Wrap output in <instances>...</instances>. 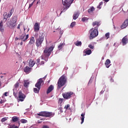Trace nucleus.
<instances>
[{"label":"nucleus","instance_id":"f257e3e1","mask_svg":"<svg viewBox=\"0 0 128 128\" xmlns=\"http://www.w3.org/2000/svg\"><path fill=\"white\" fill-rule=\"evenodd\" d=\"M54 46L53 45L48 48H45L44 50V53L41 56V59L44 60L45 62H48V57L50 56V54H52V52L54 50Z\"/></svg>","mask_w":128,"mask_h":128},{"label":"nucleus","instance_id":"f03ea898","mask_svg":"<svg viewBox=\"0 0 128 128\" xmlns=\"http://www.w3.org/2000/svg\"><path fill=\"white\" fill-rule=\"evenodd\" d=\"M16 22H18V16H12L10 20L6 22L7 26L10 28H14L16 26Z\"/></svg>","mask_w":128,"mask_h":128},{"label":"nucleus","instance_id":"7ed1b4c3","mask_svg":"<svg viewBox=\"0 0 128 128\" xmlns=\"http://www.w3.org/2000/svg\"><path fill=\"white\" fill-rule=\"evenodd\" d=\"M66 84V76L62 75L58 80V88L60 90L62 86H64Z\"/></svg>","mask_w":128,"mask_h":128},{"label":"nucleus","instance_id":"20e7f679","mask_svg":"<svg viewBox=\"0 0 128 128\" xmlns=\"http://www.w3.org/2000/svg\"><path fill=\"white\" fill-rule=\"evenodd\" d=\"M90 34L89 38L90 40H94L95 38H96L98 36V28L95 27L94 28H92L89 30Z\"/></svg>","mask_w":128,"mask_h":128},{"label":"nucleus","instance_id":"39448f33","mask_svg":"<svg viewBox=\"0 0 128 128\" xmlns=\"http://www.w3.org/2000/svg\"><path fill=\"white\" fill-rule=\"evenodd\" d=\"M74 0H62L64 7L63 10L60 12V14L62 12H64L70 6V4L74 2Z\"/></svg>","mask_w":128,"mask_h":128},{"label":"nucleus","instance_id":"423d86ee","mask_svg":"<svg viewBox=\"0 0 128 128\" xmlns=\"http://www.w3.org/2000/svg\"><path fill=\"white\" fill-rule=\"evenodd\" d=\"M38 116H45L46 118H52L54 116V113L52 112H48L46 111L41 112L38 114Z\"/></svg>","mask_w":128,"mask_h":128},{"label":"nucleus","instance_id":"0eeeda50","mask_svg":"<svg viewBox=\"0 0 128 128\" xmlns=\"http://www.w3.org/2000/svg\"><path fill=\"white\" fill-rule=\"evenodd\" d=\"M44 40V37L42 36H39L38 38L36 40V46H37V48L42 46V44Z\"/></svg>","mask_w":128,"mask_h":128},{"label":"nucleus","instance_id":"6e6552de","mask_svg":"<svg viewBox=\"0 0 128 128\" xmlns=\"http://www.w3.org/2000/svg\"><path fill=\"white\" fill-rule=\"evenodd\" d=\"M28 38V34H22L19 37V40H21L20 44L22 46V42H26Z\"/></svg>","mask_w":128,"mask_h":128},{"label":"nucleus","instance_id":"1a4fd4ad","mask_svg":"<svg viewBox=\"0 0 128 128\" xmlns=\"http://www.w3.org/2000/svg\"><path fill=\"white\" fill-rule=\"evenodd\" d=\"M72 94H74V92H69L62 94V96L64 98H66V100H68L72 98Z\"/></svg>","mask_w":128,"mask_h":128},{"label":"nucleus","instance_id":"9d476101","mask_svg":"<svg viewBox=\"0 0 128 128\" xmlns=\"http://www.w3.org/2000/svg\"><path fill=\"white\" fill-rule=\"evenodd\" d=\"M46 76L43 78H40L38 82L36 83L35 86L37 88H39V90H40V86H42V82H44V80H42V78H44V80H46Z\"/></svg>","mask_w":128,"mask_h":128},{"label":"nucleus","instance_id":"9b49d317","mask_svg":"<svg viewBox=\"0 0 128 128\" xmlns=\"http://www.w3.org/2000/svg\"><path fill=\"white\" fill-rule=\"evenodd\" d=\"M18 98L20 102H24V99L26 98V95L22 94V91H20L18 92Z\"/></svg>","mask_w":128,"mask_h":128},{"label":"nucleus","instance_id":"f8f14e48","mask_svg":"<svg viewBox=\"0 0 128 128\" xmlns=\"http://www.w3.org/2000/svg\"><path fill=\"white\" fill-rule=\"evenodd\" d=\"M32 68L28 66H26L24 68V72H26V74H30V72H32Z\"/></svg>","mask_w":128,"mask_h":128},{"label":"nucleus","instance_id":"ddd939ff","mask_svg":"<svg viewBox=\"0 0 128 128\" xmlns=\"http://www.w3.org/2000/svg\"><path fill=\"white\" fill-rule=\"evenodd\" d=\"M34 31L36 32H38V30H40V24H38V23L36 22L35 23L34 25Z\"/></svg>","mask_w":128,"mask_h":128},{"label":"nucleus","instance_id":"4468645a","mask_svg":"<svg viewBox=\"0 0 128 128\" xmlns=\"http://www.w3.org/2000/svg\"><path fill=\"white\" fill-rule=\"evenodd\" d=\"M34 64H36V61H34V60L32 59H30L29 60L28 66L30 68H32L34 66Z\"/></svg>","mask_w":128,"mask_h":128},{"label":"nucleus","instance_id":"2eb2a0df","mask_svg":"<svg viewBox=\"0 0 128 128\" xmlns=\"http://www.w3.org/2000/svg\"><path fill=\"white\" fill-rule=\"evenodd\" d=\"M128 42V36H124L122 39V46H126V44Z\"/></svg>","mask_w":128,"mask_h":128},{"label":"nucleus","instance_id":"dca6fc26","mask_svg":"<svg viewBox=\"0 0 128 128\" xmlns=\"http://www.w3.org/2000/svg\"><path fill=\"white\" fill-rule=\"evenodd\" d=\"M54 86L50 85L48 88L47 91H46V94H50V92H52V90H54Z\"/></svg>","mask_w":128,"mask_h":128},{"label":"nucleus","instance_id":"f3484780","mask_svg":"<svg viewBox=\"0 0 128 128\" xmlns=\"http://www.w3.org/2000/svg\"><path fill=\"white\" fill-rule=\"evenodd\" d=\"M3 20L4 22H6V20H8V18L10 17H8V14L6 12H4L3 14Z\"/></svg>","mask_w":128,"mask_h":128},{"label":"nucleus","instance_id":"a211bd4d","mask_svg":"<svg viewBox=\"0 0 128 128\" xmlns=\"http://www.w3.org/2000/svg\"><path fill=\"white\" fill-rule=\"evenodd\" d=\"M110 59H107L104 63V65L106 66L107 68H108L110 66Z\"/></svg>","mask_w":128,"mask_h":128},{"label":"nucleus","instance_id":"6ab92c4d","mask_svg":"<svg viewBox=\"0 0 128 128\" xmlns=\"http://www.w3.org/2000/svg\"><path fill=\"white\" fill-rule=\"evenodd\" d=\"M84 52L87 54V56H90V54H92V50H90L89 48H86V50H84Z\"/></svg>","mask_w":128,"mask_h":128},{"label":"nucleus","instance_id":"aec40b11","mask_svg":"<svg viewBox=\"0 0 128 128\" xmlns=\"http://www.w3.org/2000/svg\"><path fill=\"white\" fill-rule=\"evenodd\" d=\"M34 42H36V40H34V37L32 36L30 38V40L28 44H34Z\"/></svg>","mask_w":128,"mask_h":128},{"label":"nucleus","instance_id":"412c9836","mask_svg":"<svg viewBox=\"0 0 128 128\" xmlns=\"http://www.w3.org/2000/svg\"><path fill=\"white\" fill-rule=\"evenodd\" d=\"M80 16V12H75L73 15V20H76Z\"/></svg>","mask_w":128,"mask_h":128},{"label":"nucleus","instance_id":"4be33fe9","mask_svg":"<svg viewBox=\"0 0 128 128\" xmlns=\"http://www.w3.org/2000/svg\"><path fill=\"white\" fill-rule=\"evenodd\" d=\"M92 26H96V28H98V26H100V22H98V21H95L94 22H92Z\"/></svg>","mask_w":128,"mask_h":128},{"label":"nucleus","instance_id":"5701e85b","mask_svg":"<svg viewBox=\"0 0 128 128\" xmlns=\"http://www.w3.org/2000/svg\"><path fill=\"white\" fill-rule=\"evenodd\" d=\"M4 21L2 20L0 22V32H4Z\"/></svg>","mask_w":128,"mask_h":128},{"label":"nucleus","instance_id":"b1692460","mask_svg":"<svg viewBox=\"0 0 128 128\" xmlns=\"http://www.w3.org/2000/svg\"><path fill=\"white\" fill-rule=\"evenodd\" d=\"M12 120L13 122H18V120H20V118L17 117L16 116H14L12 118Z\"/></svg>","mask_w":128,"mask_h":128},{"label":"nucleus","instance_id":"393cba45","mask_svg":"<svg viewBox=\"0 0 128 128\" xmlns=\"http://www.w3.org/2000/svg\"><path fill=\"white\" fill-rule=\"evenodd\" d=\"M28 84H30V82L28 80H24V88H28Z\"/></svg>","mask_w":128,"mask_h":128},{"label":"nucleus","instance_id":"a878e982","mask_svg":"<svg viewBox=\"0 0 128 128\" xmlns=\"http://www.w3.org/2000/svg\"><path fill=\"white\" fill-rule=\"evenodd\" d=\"M84 116H86V114L82 113L81 114V124H84Z\"/></svg>","mask_w":128,"mask_h":128},{"label":"nucleus","instance_id":"bb28decb","mask_svg":"<svg viewBox=\"0 0 128 128\" xmlns=\"http://www.w3.org/2000/svg\"><path fill=\"white\" fill-rule=\"evenodd\" d=\"M14 8H12L8 14V17L10 18L12 16V14H14Z\"/></svg>","mask_w":128,"mask_h":128},{"label":"nucleus","instance_id":"cd10ccee","mask_svg":"<svg viewBox=\"0 0 128 128\" xmlns=\"http://www.w3.org/2000/svg\"><path fill=\"white\" fill-rule=\"evenodd\" d=\"M94 11V6L91 7L88 10V12L89 14H92V12Z\"/></svg>","mask_w":128,"mask_h":128},{"label":"nucleus","instance_id":"c85d7f7f","mask_svg":"<svg viewBox=\"0 0 128 128\" xmlns=\"http://www.w3.org/2000/svg\"><path fill=\"white\" fill-rule=\"evenodd\" d=\"M62 102H64V98H60L58 100V104L62 106Z\"/></svg>","mask_w":128,"mask_h":128},{"label":"nucleus","instance_id":"c756f323","mask_svg":"<svg viewBox=\"0 0 128 128\" xmlns=\"http://www.w3.org/2000/svg\"><path fill=\"white\" fill-rule=\"evenodd\" d=\"M76 46H82V42L80 41H78L76 44Z\"/></svg>","mask_w":128,"mask_h":128},{"label":"nucleus","instance_id":"7c9ffc66","mask_svg":"<svg viewBox=\"0 0 128 128\" xmlns=\"http://www.w3.org/2000/svg\"><path fill=\"white\" fill-rule=\"evenodd\" d=\"M34 88V92L36 94H38V92H40V89L39 88Z\"/></svg>","mask_w":128,"mask_h":128},{"label":"nucleus","instance_id":"2f4dec72","mask_svg":"<svg viewBox=\"0 0 128 128\" xmlns=\"http://www.w3.org/2000/svg\"><path fill=\"white\" fill-rule=\"evenodd\" d=\"M20 122H22V124H26V122H28V120L24 119H22L20 120Z\"/></svg>","mask_w":128,"mask_h":128},{"label":"nucleus","instance_id":"473e14b6","mask_svg":"<svg viewBox=\"0 0 128 128\" xmlns=\"http://www.w3.org/2000/svg\"><path fill=\"white\" fill-rule=\"evenodd\" d=\"M88 48H90V50H94V45H92V44H90L88 46Z\"/></svg>","mask_w":128,"mask_h":128},{"label":"nucleus","instance_id":"72a5a7b5","mask_svg":"<svg viewBox=\"0 0 128 128\" xmlns=\"http://www.w3.org/2000/svg\"><path fill=\"white\" fill-rule=\"evenodd\" d=\"M6 120H8V118L6 117H4L1 120L2 122H4Z\"/></svg>","mask_w":128,"mask_h":128},{"label":"nucleus","instance_id":"f704fd0d","mask_svg":"<svg viewBox=\"0 0 128 128\" xmlns=\"http://www.w3.org/2000/svg\"><path fill=\"white\" fill-rule=\"evenodd\" d=\"M34 2H36V0H34L32 3L29 4L28 8H30L34 4Z\"/></svg>","mask_w":128,"mask_h":128},{"label":"nucleus","instance_id":"c9c22d12","mask_svg":"<svg viewBox=\"0 0 128 128\" xmlns=\"http://www.w3.org/2000/svg\"><path fill=\"white\" fill-rule=\"evenodd\" d=\"M88 18L86 17H84L82 18V22H86V20H88Z\"/></svg>","mask_w":128,"mask_h":128},{"label":"nucleus","instance_id":"e433bc0d","mask_svg":"<svg viewBox=\"0 0 128 128\" xmlns=\"http://www.w3.org/2000/svg\"><path fill=\"white\" fill-rule=\"evenodd\" d=\"M74 26H76V22H72L71 23V24L70 25V27L74 28Z\"/></svg>","mask_w":128,"mask_h":128},{"label":"nucleus","instance_id":"4c0bfd02","mask_svg":"<svg viewBox=\"0 0 128 128\" xmlns=\"http://www.w3.org/2000/svg\"><path fill=\"white\" fill-rule=\"evenodd\" d=\"M20 86V83L17 82L15 84H14V88H18Z\"/></svg>","mask_w":128,"mask_h":128},{"label":"nucleus","instance_id":"58836bf2","mask_svg":"<svg viewBox=\"0 0 128 128\" xmlns=\"http://www.w3.org/2000/svg\"><path fill=\"white\" fill-rule=\"evenodd\" d=\"M105 36H106V40H108V38H110V33H108V32L106 33L105 34Z\"/></svg>","mask_w":128,"mask_h":128},{"label":"nucleus","instance_id":"ea45409f","mask_svg":"<svg viewBox=\"0 0 128 128\" xmlns=\"http://www.w3.org/2000/svg\"><path fill=\"white\" fill-rule=\"evenodd\" d=\"M62 46H64L63 44H60L58 46V48H60H60H62Z\"/></svg>","mask_w":128,"mask_h":128},{"label":"nucleus","instance_id":"a19ab883","mask_svg":"<svg viewBox=\"0 0 128 128\" xmlns=\"http://www.w3.org/2000/svg\"><path fill=\"white\" fill-rule=\"evenodd\" d=\"M70 104H67L64 106V108H66V110H68V108H70Z\"/></svg>","mask_w":128,"mask_h":128},{"label":"nucleus","instance_id":"79ce46f5","mask_svg":"<svg viewBox=\"0 0 128 128\" xmlns=\"http://www.w3.org/2000/svg\"><path fill=\"white\" fill-rule=\"evenodd\" d=\"M36 63H37V64H40V59L38 58V59L36 60Z\"/></svg>","mask_w":128,"mask_h":128},{"label":"nucleus","instance_id":"37998d69","mask_svg":"<svg viewBox=\"0 0 128 128\" xmlns=\"http://www.w3.org/2000/svg\"><path fill=\"white\" fill-rule=\"evenodd\" d=\"M92 79H90L88 83V86H90V84H92Z\"/></svg>","mask_w":128,"mask_h":128},{"label":"nucleus","instance_id":"c03bdc74","mask_svg":"<svg viewBox=\"0 0 128 128\" xmlns=\"http://www.w3.org/2000/svg\"><path fill=\"white\" fill-rule=\"evenodd\" d=\"M42 128H50V126H46V125H44Z\"/></svg>","mask_w":128,"mask_h":128},{"label":"nucleus","instance_id":"a18cd8bd","mask_svg":"<svg viewBox=\"0 0 128 128\" xmlns=\"http://www.w3.org/2000/svg\"><path fill=\"white\" fill-rule=\"evenodd\" d=\"M40 64V66H42V64H44V61H41Z\"/></svg>","mask_w":128,"mask_h":128},{"label":"nucleus","instance_id":"49530a36","mask_svg":"<svg viewBox=\"0 0 128 128\" xmlns=\"http://www.w3.org/2000/svg\"><path fill=\"white\" fill-rule=\"evenodd\" d=\"M110 82H114V78H110Z\"/></svg>","mask_w":128,"mask_h":128},{"label":"nucleus","instance_id":"de8ad7c7","mask_svg":"<svg viewBox=\"0 0 128 128\" xmlns=\"http://www.w3.org/2000/svg\"><path fill=\"white\" fill-rule=\"evenodd\" d=\"M4 101L2 100H1L0 101V104H4Z\"/></svg>","mask_w":128,"mask_h":128},{"label":"nucleus","instance_id":"09e8293b","mask_svg":"<svg viewBox=\"0 0 128 128\" xmlns=\"http://www.w3.org/2000/svg\"><path fill=\"white\" fill-rule=\"evenodd\" d=\"M8 92H6L4 94V96H8Z\"/></svg>","mask_w":128,"mask_h":128},{"label":"nucleus","instance_id":"8fccbe9b","mask_svg":"<svg viewBox=\"0 0 128 128\" xmlns=\"http://www.w3.org/2000/svg\"><path fill=\"white\" fill-rule=\"evenodd\" d=\"M20 40V38L16 37V38H15V40Z\"/></svg>","mask_w":128,"mask_h":128},{"label":"nucleus","instance_id":"3c124183","mask_svg":"<svg viewBox=\"0 0 128 128\" xmlns=\"http://www.w3.org/2000/svg\"><path fill=\"white\" fill-rule=\"evenodd\" d=\"M20 28V24H18V27H17V28Z\"/></svg>","mask_w":128,"mask_h":128},{"label":"nucleus","instance_id":"603ef678","mask_svg":"<svg viewBox=\"0 0 128 128\" xmlns=\"http://www.w3.org/2000/svg\"><path fill=\"white\" fill-rule=\"evenodd\" d=\"M97 8H99V10H100V8H102L100 7V5H98V6H97Z\"/></svg>","mask_w":128,"mask_h":128},{"label":"nucleus","instance_id":"864d4df0","mask_svg":"<svg viewBox=\"0 0 128 128\" xmlns=\"http://www.w3.org/2000/svg\"><path fill=\"white\" fill-rule=\"evenodd\" d=\"M102 2H100L99 4V6H102Z\"/></svg>","mask_w":128,"mask_h":128},{"label":"nucleus","instance_id":"5fc2aeb1","mask_svg":"<svg viewBox=\"0 0 128 128\" xmlns=\"http://www.w3.org/2000/svg\"><path fill=\"white\" fill-rule=\"evenodd\" d=\"M104 2H109L110 0H104Z\"/></svg>","mask_w":128,"mask_h":128},{"label":"nucleus","instance_id":"6e6d98bb","mask_svg":"<svg viewBox=\"0 0 128 128\" xmlns=\"http://www.w3.org/2000/svg\"><path fill=\"white\" fill-rule=\"evenodd\" d=\"M2 86V82L0 81V88Z\"/></svg>","mask_w":128,"mask_h":128},{"label":"nucleus","instance_id":"4d7b16f0","mask_svg":"<svg viewBox=\"0 0 128 128\" xmlns=\"http://www.w3.org/2000/svg\"><path fill=\"white\" fill-rule=\"evenodd\" d=\"M30 30V28H28V32Z\"/></svg>","mask_w":128,"mask_h":128},{"label":"nucleus","instance_id":"13d9d810","mask_svg":"<svg viewBox=\"0 0 128 128\" xmlns=\"http://www.w3.org/2000/svg\"><path fill=\"white\" fill-rule=\"evenodd\" d=\"M106 46H108V44H107L106 45Z\"/></svg>","mask_w":128,"mask_h":128},{"label":"nucleus","instance_id":"bf43d9fd","mask_svg":"<svg viewBox=\"0 0 128 128\" xmlns=\"http://www.w3.org/2000/svg\"><path fill=\"white\" fill-rule=\"evenodd\" d=\"M0 78H4V76H1Z\"/></svg>","mask_w":128,"mask_h":128},{"label":"nucleus","instance_id":"052dcab7","mask_svg":"<svg viewBox=\"0 0 128 128\" xmlns=\"http://www.w3.org/2000/svg\"><path fill=\"white\" fill-rule=\"evenodd\" d=\"M122 10H123V12H126V11H124V9H122Z\"/></svg>","mask_w":128,"mask_h":128},{"label":"nucleus","instance_id":"680f3d73","mask_svg":"<svg viewBox=\"0 0 128 128\" xmlns=\"http://www.w3.org/2000/svg\"><path fill=\"white\" fill-rule=\"evenodd\" d=\"M26 30V28H24V31Z\"/></svg>","mask_w":128,"mask_h":128},{"label":"nucleus","instance_id":"e2e57ef3","mask_svg":"<svg viewBox=\"0 0 128 128\" xmlns=\"http://www.w3.org/2000/svg\"><path fill=\"white\" fill-rule=\"evenodd\" d=\"M54 32H56V31H54Z\"/></svg>","mask_w":128,"mask_h":128},{"label":"nucleus","instance_id":"0e129e2a","mask_svg":"<svg viewBox=\"0 0 128 128\" xmlns=\"http://www.w3.org/2000/svg\"><path fill=\"white\" fill-rule=\"evenodd\" d=\"M37 4H38V2H37Z\"/></svg>","mask_w":128,"mask_h":128},{"label":"nucleus","instance_id":"69168bd1","mask_svg":"<svg viewBox=\"0 0 128 128\" xmlns=\"http://www.w3.org/2000/svg\"><path fill=\"white\" fill-rule=\"evenodd\" d=\"M127 12H128V9L127 10Z\"/></svg>","mask_w":128,"mask_h":128},{"label":"nucleus","instance_id":"338daca9","mask_svg":"<svg viewBox=\"0 0 128 128\" xmlns=\"http://www.w3.org/2000/svg\"><path fill=\"white\" fill-rule=\"evenodd\" d=\"M6 74V73H5V74Z\"/></svg>","mask_w":128,"mask_h":128},{"label":"nucleus","instance_id":"774afa93","mask_svg":"<svg viewBox=\"0 0 128 128\" xmlns=\"http://www.w3.org/2000/svg\"><path fill=\"white\" fill-rule=\"evenodd\" d=\"M18 124H20V122H18Z\"/></svg>","mask_w":128,"mask_h":128}]
</instances>
